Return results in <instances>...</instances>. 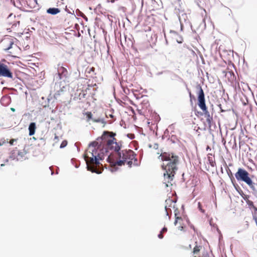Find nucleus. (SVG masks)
<instances>
[{
    "instance_id": "nucleus-1",
    "label": "nucleus",
    "mask_w": 257,
    "mask_h": 257,
    "mask_svg": "<svg viewBox=\"0 0 257 257\" xmlns=\"http://www.w3.org/2000/svg\"><path fill=\"white\" fill-rule=\"evenodd\" d=\"M158 158H161L162 161H167L168 163L166 166L164 164L162 165V169L165 170L164 173V177L165 179H168L169 181L173 180L174 177L178 167L177 166L179 162V157L174 153H170L167 152L162 153L159 157Z\"/></svg>"
},
{
    "instance_id": "nucleus-2",
    "label": "nucleus",
    "mask_w": 257,
    "mask_h": 257,
    "mask_svg": "<svg viewBox=\"0 0 257 257\" xmlns=\"http://www.w3.org/2000/svg\"><path fill=\"white\" fill-rule=\"evenodd\" d=\"M68 72L67 68L63 66V64L59 63L57 67V73L55 75L54 80L56 81L55 87L59 88L60 90H63L65 87L62 85V82L65 83L67 78H68Z\"/></svg>"
},
{
    "instance_id": "nucleus-3",
    "label": "nucleus",
    "mask_w": 257,
    "mask_h": 257,
    "mask_svg": "<svg viewBox=\"0 0 257 257\" xmlns=\"http://www.w3.org/2000/svg\"><path fill=\"white\" fill-rule=\"evenodd\" d=\"M252 174H250L247 170L242 167H239L236 172L234 174V177L237 182L241 185L244 189H246V186H244L241 183H244Z\"/></svg>"
},
{
    "instance_id": "nucleus-4",
    "label": "nucleus",
    "mask_w": 257,
    "mask_h": 257,
    "mask_svg": "<svg viewBox=\"0 0 257 257\" xmlns=\"http://www.w3.org/2000/svg\"><path fill=\"white\" fill-rule=\"evenodd\" d=\"M196 88L198 90L197 93L198 100L197 104L199 108L202 110L203 114H204L208 111L205 103V94L200 84L197 85Z\"/></svg>"
},
{
    "instance_id": "nucleus-5",
    "label": "nucleus",
    "mask_w": 257,
    "mask_h": 257,
    "mask_svg": "<svg viewBox=\"0 0 257 257\" xmlns=\"http://www.w3.org/2000/svg\"><path fill=\"white\" fill-rule=\"evenodd\" d=\"M103 141L107 142L106 148L102 149V151H104L103 155H107L110 150L114 151V153H111L110 154H115L121 149L122 146L121 144L119 145L116 141H113V140H108V141ZM120 143H121V142H120Z\"/></svg>"
},
{
    "instance_id": "nucleus-6",
    "label": "nucleus",
    "mask_w": 257,
    "mask_h": 257,
    "mask_svg": "<svg viewBox=\"0 0 257 257\" xmlns=\"http://www.w3.org/2000/svg\"><path fill=\"white\" fill-rule=\"evenodd\" d=\"M116 158L122 159L124 158L126 161L127 160H133V159H135L137 160L136 154L132 150L125 149L119 151L115 154H113Z\"/></svg>"
},
{
    "instance_id": "nucleus-7",
    "label": "nucleus",
    "mask_w": 257,
    "mask_h": 257,
    "mask_svg": "<svg viewBox=\"0 0 257 257\" xmlns=\"http://www.w3.org/2000/svg\"><path fill=\"white\" fill-rule=\"evenodd\" d=\"M0 77L10 78L13 81L17 78L16 75H13L9 67L2 62H0Z\"/></svg>"
},
{
    "instance_id": "nucleus-8",
    "label": "nucleus",
    "mask_w": 257,
    "mask_h": 257,
    "mask_svg": "<svg viewBox=\"0 0 257 257\" xmlns=\"http://www.w3.org/2000/svg\"><path fill=\"white\" fill-rule=\"evenodd\" d=\"M244 183L248 186L252 195L257 198V178L254 175L252 174Z\"/></svg>"
},
{
    "instance_id": "nucleus-9",
    "label": "nucleus",
    "mask_w": 257,
    "mask_h": 257,
    "mask_svg": "<svg viewBox=\"0 0 257 257\" xmlns=\"http://www.w3.org/2000/svg\"><path fill=\"white\" fill-rule=\"evenodd\" d=\"M117 158H116L114 154H109L106 158V161L110 165H113L114 166L119 167L125 165V162H126L125 159L122 158V159H121L118 158L117 160H116Z\"/></svg>"
},
{
    "instance_id": "nucleus-10",
    "label": "nucleus",
    "mask_w": 257,
    "mask_h": 257,
    "mask_svg": "<svg viewBox=\"0 0 257 257\" xmlns=\"http://www.w3.org/2000/svg\"><path fill=\"white\" fill-rule=\"evenodd\" d=\"M116 136V133H113L112 132H108L105 131L103 132L101 136L97 138V140L98 141L99 140L102 141H108V140H113V141H116V139L115 138V136Z\"/></svg>"
},
{
    "instance_id": "nucleus-11",
    "label": "nucleus",
    "mask_w": 257,
    "mask_h": 257,
    "mask_svg": "<svg viewBox=\"0 0 257 257\" xmlns=\"http://www.w3.org/2000/svg\"><path fill=\"white\" fill-rule=\"evenodd\" d=\"M91 155L92 157L90 158V161L94 162L96 165H100L99 159H100V154L98 153L97 149H93Z\"/></svg>"
},
{
    "instance_id": "nucleus-12",
    "label": "nucleus",
    "mask_w": 257,
    "mask_h": 257,
    "mask_svg": "<svg viewBox=\"0 0 257 257\" xmlns=\"http://www.w3.org/2000/svg\"><path fill=\"white\" fill-rule=\"evenodd\" d=\"M176 202V201H174L172 199H167L165 201L166 205L165 206V210L166 212V218L167 219L168 217V220H170L171 219L172 212H171L170 213H169V211L167 207V205H169V207H172V203H175ZM170 211H171V210Z\"/></svg>"
},
{
    "instance_id": "nucleus-13",
    "label": "nucleus",
    "mask_w": 257,
    "mask_h": 257,
    "mask_svg": "<svg viewBox=\"0 0 257 257\" xmlns=\"http://www.w3.org/2000/svg\"><path fill=\"white\" fill-rule=\"evenodd\" d=\"M0 102L3 106H7L9 105L11 102V96L8 94L3 96L0 100Z\"/></svg>"
},
{
    "instance_id": "nucleus-14",
    "label": "nucleus",
    "mask_w": 257,
    "mask_h": 257,
    "mask_svg": "<svg viewBox=\"0 0 257 257\" xmlns=\"http://www.w3.org/2000/svg\"><path fill=\"white\" fill-rule=\"evenodd\" d=\"M36 128L37 127L36 122H30L28 126L29 135L30 136H32L35 134Z\"/></svg>"
},
{
    "instance_id": "nucleus-15",
    "label": "nucleus",
    "mask_w": 257,
    "mask_h": 257,
    "mask_svg": "<svg viewBox=\"0 0 257 257\" xmlns=\"http://www.w3.org/2000/svg\"><path fill=\"white\" fill-rule=\"evenodd\" d=\"M246 203L250 209H253L254 212L252 213V217L257 216V207L254 205L253 202L251 200H249Z\"/></svg>"
},
{
    "instance_id": "nucleus-16",
    "label": "nucleus",
    "mask_w": 257,
    "mask_h": 257,
    "mask_svg": "<svg viewBox=\"0 0 257 257\" xmlns=\"http://www.w3.org/2000/svg\"><path fill=\"white\" fill-rule=\"evenodd\" d=\"M60 9L57 8H49L47 9L46 12L48 14H50L51 15H56L59 14L60 12Z\"/></svg>"
},
{
    "instance_id": "nucleus-17",
    "label": "nucleus",
    "mask_w": 257,
    "mask_h": 257,
    "mask_svg": "<svg viewBox=\"0 0 257 257\" xmlns=\"http://www.w3.org/2000/svg\"><path fill=\"white\" fill-rule=\"evenodd\" d=\"M170 33L174 34V36L175 37L176 42L178 44H182L183 43V39L182 36L179 35L177 32L173 31V30H170Z\"/></svg>"
},
{
    "instance_id": "nucleus-18",
    "label": "nucleus",
    "mask_w": 257,
    "mask_h": 257,
    "mask_svg": "<svg viewBox=\"0 0 257 257\" xmlns=\"http://www.w3.org/2000/svg\"><path fill=\"white\" fill-rule=\"evenodd\" d=\"M86 169L87 171H90L92 173H96L97 174H100L102 173L101 171H97L93 168V167H91L89 165H88V163L86 162Z\"/></svg>"
},
{
    "instance_id": "nucleus-19",
    "label": "nucleus",
    "mask_w": 257,
    "mask_h": 257,
    "mask_svg": "<svg viewBox=\"0 0 257 257\" xmlns=\"http://www.w3.org/2000/svg\"><path fill=\"white\" fill-rule=\"evenodd\" d=\"M204 114L205 116L206 117L207 122L209 124V127H210L211 122L213 120L212 116H210V113L209 111H207V112L205 113Z\"/></svg>"
},
{
    "instance_id": "nucleus-20",
    "label": "nucleus",
    "mask_w": 257,
    "mask_h": 257,
    "mask_svg": "<svg viewBox=\"0 0 257 257\" xmlns=\"http://www.w3.org/2000/svg\"><path fill=\"white\" fill-rule=\"evenodd\" d=\"M226 170L227 174L231 181V183L235 182V178H234V177L233 176V174H232L231 171L230 170V169L227 167L226 169Z\"/></svg>"
},
{
    "instance_id": "nucleus-21",
    "label": "nucleus",
    "mask_w": 257,
    "mask_h": 257,
    "mask_svg": "<svg viewBox=\"0 0 257 257\" xmlns=\"http://www.w3.org/2000/svg\"><path fill=\"white\" fill-rule=\"evenodd\" d=\"M235 190L238 192V193L240 195V194H243V191L241 190L240 187L238 186V185L235 182L232 183Z\"/></svg>"
},
{
    "instance_id": "nucleus-22",
    "label": "nucleus",
    "mask_w": 257,
    "mask_h": 257,
    "mask_svg": "<svg viewBox=\"0 0 257 257\" xmlns=\"http://www.w3.org/2000/svg\"><path fill=\"white\" fill-rule=\"evenodd\" d=\"M101 146V143H99L98 142H96V141L91 142L89 144V145H88L89 147H93L94 149H96L95 148L96 147H100Z\"/></svg>"
},
{
    "instance_id": "nucleus-23",
    "label": "nucleus",
    "mask_w": 257,
    "mask_h": 257,
    "mask_svg": "<svg viewBox=\"0 0 257 257\" xmlns=\"http://www.w3.org/2000/svg\"><path fill=\"white\" fill-rule=\"evenodd\" d=\"M152 118L155 120V122H158L160 119L161 118L160 117V115L155 111L152 113Z\"/></svg>"
},
{
    "instance_id": "nucleus-24",
    "label": "nucleus",
    "mask_w": 257,
    "mask_h": 257,
    "mask_svg": "<svg viewBox=\"0 0 257 257\" xmlns=\"http://www.w3.org/2000/svg\"><path fill=\"white\" fill-rule=\"evenodd\" d=\"M71 163L75 166L76 168H78L80 166V162L74 158L71 160Z\"/></svg>"
},
{
    "instance_id": "nucleus-25",
    "label": "nucleus",
    "mask_w": 257,
    "mask_h": 257,
    "mask_svg": "<svg viewBox=\"0 0 257 257\" xmlns=\"http://www.w3.org/2000/svg\"><path fill=\"white\" fill-rule=\"evenodd\" d=\"M195 3L200 8H203L204 5V0H195Z\"/></svg>"
},
{
    "instance_id": "nucleus-26",
    "label": "nucleus",
    "mask_w": 257,
    "mask_h": 257,
    "mask_svg": "<svg viewBox=\"0 0 257 257\" xmlns=\"http://www.w3.org/2000/svg\"><path fill=\"white\" fill-rule=\"evenodd\" d=\"M16 152L14 150L13 151H12L11 152V154H10V158L12 159L13 160H15L16 159V161H19L20 158H16Z\"/></svg>"
},
{
    "instance_id": "nucleus-27",
    "label": "nucleus",
    "mask_w": 257,
    "mask_h": 257,
    "mask_svg": "<svg viewBox=\"0 0 257 257\" xmlns=\"http://www.w3.org/2000/svg\"><path fill=\"white\" fill-rule=\"evenodd\" d=\"M111 166L108 168V170L112 173L115 172L118 170V167L117 166L111 165Z\"/></svg>"
},
{
    "instance_id": "nucleus-28",
    "label": "nucleus",
    "mask_w": 257,
    "mask_h": 257,
    "mask_svg": "<svg viewBox=\"0 0 257 257\" xmlns=\"http://www.w3.org/2000/svg\"><path fill=\"white\" fill-rule=\"evenodd\" d=\"M208 161L209 162L210 165L211 167H214L216 166V163H215V161H213L211 157L208 156Z\"/></svg>"
},
{
    "instance_id": "nucleus-29",
    "label": "nucleus",
    "mask_w": 257,
    "mask_h": 257,
    "mask_svg": "<svg viewBox=\"0 0 257 257\" xmlns=\"http://www.w3.org/2000/svg\"><path fill=\"white\" fill-rule=\"evenodd\" d=\"M169 73H172V71H171L169 70H166L162 71L160 72H158L157 73H156V75L157 76H160L163 74H169Z\"/></svg>"
},
{
    "instance_id": "nucleus-30",
    "label": "nucleus",
    "mask_w": 257,
    "mask_h": 257,
    "mask_svg": "<svg viewBox=\"0 0 257 257\" xmlns=\"http://www.w3.org/2000/svg\"><path fill=\"white\" fill-rule=\"evenodd\" d=\"M27 153V152L25 149H24L23 151H22H22L18 152V156L20 158H23Z\"/></svg>"
},
{
    "instance_id": "nucleus-31",
    "label": "nucleus",
    "mask_w": 257,
    "mask_h": 257,
    "mask_svg": "<svg viewBox=\"0 0 257 257\" xmlns=\"http://www.w3.org/2000/svg\"><path fill=\"white\" fill-rule=\"evenodd\" d=\"M240 196L246 202L249 200V198L250 196L249 195L245 194L244 192H243V194H240Z\"/></svg>"
},
{
    "instance_id": "nucleus-32",
    "label": "nucleus",
    "mask_w": 257,
    "mask_h": 257,
    "mask_svg": "<svg viewBox=\"0 0 257 257\" xmlns=\"http://www.w3.org/2000/svg\"><path fill=\"white\" fill-rule=\"evenodd\" d=\"M93 121L95 122H101L102 123H105L104 119L102 118H93Z\"/></svg>"
},
{
    "instance_id": "nucleus-33",
    "label": "nucleus",
    "mask_w": 257,
    "mask_h": 257,
    "mask_svg": "<svg viewBox=\"0 0 257 257\" xmlns=\"http://www.w3.org/2000/svg\"><path fill=\"white\" fill-rule=\"evenodd\" d=\"M67 144H68L67 141L66 140H63L60 144V148L63 149V148H65L67 146Z\"/></svg>"
},
{
    "instance_id": "nucleus-34",
    "label": "nucleus",
    "mask_w": 257,
    "mask_h": 257,
    "mask_svg": "<svg viewBox=\"0 0 257 257\" xmlns=\"http://www.w3.org/2000/svg\"><path fill=\"white\" fill-rule=\"evenodd\" d=\"M86 115L87 121H89L90 119L93 120V118H94L92 117V114L91 112H87L86 113Z\"/></svg>"
},
{
    "instance_id": "nucleus-35",
    "label": "nucleus",
    "mask_w": 257,
    "mask_h": 257,
    "mask_svg": "<svg viewBox=\"0 0 257 257\" xmlns=\"http://www.w3.org/2000/svg\"><path fill=\"white\" fill-rule=\"evenodd\" d=\"M209 224L211 227L215 228L218 233H220V231L216 224L213 223L211 220L209 221Z\"/></svg>"
},
{
    "instance_id": "nucleus-36",
    "label": "nucleus",
    "mask_w": 257,
    "mask_h": 257,
    "mask_svg": "<svg viewBox=\"0 0 257 257\" xmlns=\"http://www.w3.org/2000/svg\"><path fill=\"white\" fill-rule=\"evenodd\" d=\"M201 246H198L196 245L193 248V252L194 254L198 253L200 251V248Z\"/></svg>"
},
{
    "instance_id": "nucleus-37",
    "label": "nucleus",
    "mask_w": 257,
    "mask_h": 257,
    "mask_svg": "<svg viewBox=\"0 0 257 257\" xmlns=\"http://www.w3.org/2000/svg\"><path fill=\"white\" fill-rule=\"evenodd\" d=\"M13 44H14V42L11 41L10 42L9 46L7 48L4 49V50L5 51H8V50H9L10 49H11L12 48Z\"/></svg>"
},
{
    "instance_id": "nucleus-38",
    "label": "nucleus",
    "mask_w": 257,
    "mask_h": 257,
    "mask_svg": "<svg viewBox=\"0 0 257 257\" xmlns=\"http://www.w3.org/2000/svg\"><path fill=\"white\" fill-rule=\"evenodd\" d=\"M76 15L78 16V17H82L84 15V14L82 12H81L78 9H77L76 11Z\"/></svg>"
},
{
    "instance_id": "nucleus-39",
    "label": "nucleus",
    "mask_w": 257,
    "mask_h": 257,
    "mask_svg": "<svg viewBox=\"0 0 257 257\" xmlns=\"http://www.w3.org/2000/svg\"><path fill=\"white\" fill-rule=\"evenodd\" d=\"M171 74H173V75L174 77V79H178L181 81H183V79L181 77H180L179 76H178V75L174 73L173 72H172Z\"/></svg>"
},
{
    "instance_id": "nucleus-40",
    "label": "nucleus",
    "mask_w": 257,
    "mask_h": 257,
    "mask_svg": "<svg viewBox=\"0 0 257 257\" xmlns=\"http://www.w3.org/2000/svg\"><path fill=\"white\" fill-rule=\"evenodd\" d=\"M187 90L188 91V93H189V97H190V99H194V100H195V97L194 95H193L192 93H191V91L189 89H188V88H187Z\"/></svg>"
},
{
    "instance_id": "nucleus-41",
    "label": "nucleus",
    "mask_w": 257,
    "mask_h": 257,
    "mask_svg": "<svg viewBox=\"0 0 257 257\" xmlns=\"http://www.w3.org/2000/svg\"><path fill=\"white\" fill-rule=\"evenodd\" d=\"M194 112H195V114L197 116H202L203 115V113L201 112V111H198L196 109H195L194 110Z\"/></svg>"
},
{
    "instance_id": "nucleus-42",
    "label": "nucleus",
    "mask_w": 257,
    "mask_h": 257,
    "mask_svg": "<svg viewBox=\"0 0 257 257\" xmlns=\"http://www.w3.org/2000/svg\"><path fill=\"white\" fill-rule=\"evenodd\" d=\"M179 220H182V218L181 217H175V221H174V225H176L177 223H178V221Z\"/></svg>"
},
{
    "instance_id": "nucleus-43",
    "label": "nucleus",
    "mask_w": 257,
    "mask_h": 257,
    "mask_svg": "<svg viewBox=\"0 0 257 257\" xmlns=\"http://www.w3.org/2000/svg\"><path fill=\"white\" fill-rule=\"evenodd\" d=\"M126 136H127V137H128L131 140H133L135 138V135L133 134H127Z\"/></svg>"
},
{
    "instance_id": "nucleus-44",
    "label": "nucleus",
    "mask_w": 257,
    "mask_h": 257,
    "mask_svg": "<svg viewBox=\"0 0 257 257\" xmlns=\"http://www.w3.org/2000/svg\"><path fill=\"white\" fill-rule=\"evenodd\" d=\"M198 208L201 212H202L203 213H204L205 212V211L203 209H202L201 208V204L200 202L198 203Z\"/></svg>"
},
{
    "instance_id": "nucleus-45",
    "label": "nucleus",
    "mask_w": 257,
    "mask_h": 257,
    "mask_svg": "<svg viewBox=\"0 0 257 257\" xmlns=\"http://www.w3.org/2000/svg\"><path fill=\"white\" fill-rule=\"evenodd\" d=\"M132 161L133 160H127V161L125 162V163H126V164L130 168L132 167V164H133Z\"/></svg>"
},
{
    "instance_id": "nucleus-46",
    "label": "nucleus",
    "mask_w": 257,
    "mask_h": 257,
    "mask_svg": "<svg viewBox=\"0 0 257 257\" xmlns=\"http://www.w3.org/2000/svg\"><path fill=\"white\" fill-rule=\"evenodd\" d=\"M179 213V211L178 210V209L177 208H176L174 210V214H175V217H179L178 216V214Z\"/></svg>"
},
{
    "instance_id": "nucleus-47",
    "label": "nucleus",
    "mask_w": 257,
    "mask_h": 257,
    "mask_svg": "<svg viewBox=\"0 0 257 257\" xmlns=\"http://www.w3.org/2000/svg\"><path fill=\"white\" fill-rule=\"evenodd\" d=\"M86 96V94L84 92H81L80 93L79 96L80 97V99H81V98H85Z\"/></svg>"
},
{
    "instance_id": "nucleus-48",
    "label": "nucleus",
    "mask_w": 257,
    "mask_h": 257,
    "mask_svg": "<svg viewBox=\"0 0 257 257\" xmlns=\"http://www.w3.org/2000/svg\"><path fill=\"white\" fill-rule=\"evenodd\" d=\"M167 228L165 226L162 228L161 230L160 231L161 232H166L167 231Z\"/></svg>"
},
{
    "instance_id": "nucleus-49",
    "label": "nucleus",
    "mask_w": 257,
    "mask_h": 257,
    "mask_svg": "<svg viewBox=\"0 0 257 257\" xmlns=\"http://www.w3.org/2000/svg\"><path fill=\"white\" fill-rule=\"evenodd\" d=\"M16 141H17V139H12L10 141V144L11 145H14V142H15Z\"/></svg>"
},
{
    "instance_id": "nucleus-50",
    "label": "nucleus",
    "mask_w": 257,
    "mask_h": 257,
    "mask_svg": "<svg viewBox=\"0 0 257 257\" xmlns=\"http://www.w3.org/2000/svg\"><path fill=\"white\" fill-rule=\"evenodd\" d=\"M133 160H134V165L135 166H139V164L137 163V162H138V159H137V160H135V159H133Z\"/></svg>"
},
{
    "instance_id": "nucleus-51",
    "label": "nucleus",
    "mask_w": 257,
    "mask_h": 257,
    "mask_svg": "<svg viewBox=\"0 0 257 257\" xmlns=\"http://www.w3.org/2000/svg\"><path fill=\"white\" fill-rule=\"evenodd\" d=\"M162 232H161V231L160 232V233L158 234V237L160 238V239H162L163 237H164V236L162 235Z\"/></svg>"
},
{
    "instance_id": "nucleus-52",
    "label": "nucleus",
    "mask_w": 257,
    "mask_h": 257,
    "mask_svg": "<svg viewBox=\"0 0 257 257\" xmlns=\"http://www.w3.org/2000/svg\"><path fill=\"white\" fill-rule=\"evenodd\" d=\"M158 148H159L158 144V143H155L154 145V149H155V150H157V149H158Z\"/></svg>"
},
{
    "instance_id": "nucleus-53",
    "label": "nucleus",
    "mask_w": 257,
    "mask_h": 257,
    "mask_svg": "<svg viewBox=\"0 0 257 257\" xmlns=\"http://www.w3.org/2000/svg\"><path fill=\"white\" fill-rule=\"evenodd\" d=\"M178 229L181 231L184 230V226L183 225H180L179 226H178Z\"/></svg>"
},
{
    "instance_id": "nucleus-54",
    "label": "nucleus",
    "mask_w": 257,
    "mask_h": 257,
    "mask_svg": "<svg viewBox=\"0 0 257 257\" xmlns=\"http://www.w3.org/2000/svg\"><path fill=\"white\" fill-rule=\"evenodd\" d=\"M82 18L86 22L88 21V18L85 15H84Z\"/></svg>"
},
{
    "instance_id": "nucleus-55",
    "label": "nucleus",
    "mask_w": 257,
    "mask_h": 257,
    "mask_svg": "<svg viewBox=\"0 0 257 257\" xmlns=\"http://www.w3.org/2000/svg\"><path fill=\"white\" fill-rule=\"evenodd\" d=\"M102 151V153L103 154V155L102 156H100V159H99V161H102L103 159H104V156L105 155H103V153H104V151H102V150L101 151Z\"/></svg>"
},
{
    "instance_id": "nucleus-56",
    "label": "nucleus",
    "mask_w": 257,
    "mask_h": 257,
    "mask_svg": "<svg viewBox=\"0 0 257 257\" xmlns=\"http://www.w3.org/2000/svg\"><path fill=\"white\" fill-rule=\"evenodd\" d=\"M203 257H210L209 255L207 252H206L203 254Z\"/></svg>"
},
{
    "instance_id": "nucleus-57",
    "label": "nucleus",
    "mask_w": 257,
    "mask_h": 257,
    "mask_svg": "<svg viewBox=\"0 0 257 257\" xmlns=\"http://www.w3.org/2000/svg\"><path fill=\"white\" fill-rule=\"evenodd\" d=\"M190 226V227L192 228L195 231V227L194 226V225L193 224H192L191 223L189 225Z\"/></svg>"
},
{
    "instance_id": "nucleus-58",
    "label": "nucleus",
    "mask_w": 257,
    "mask_h": 257,
    "mask_svg": "<svg viewBox=\"0 0 257 257\" xmlns=\"http://www.w3.org/2000/svg\"><path fill=\"white\" fill-rule=\"evenodd\" d=\"M169 134V131L168 129H166L164 132V135L168 134Z\"/></svg>"
},
{
    "instance_id": "nucleus-59",
    "label": "nucleus",
    "mask_w": 257,
    "mask_h": 257,
    "mask_svg": "<svg viewBox=\"0 0 257 257\" xmlns=\"http://www.w3.org/2000/svg\"><path fill=\"white\" fill-rule=\"evenodd\" d=\"M65 11L68 13V14H73L70 11H69L67 9V8H66L65 9Z\"/></svg>"
},
{
    "instance_id": "nucleus-60",
    "label": "nucleus",
    "mask_w": 257,
    "mask_h": 257,
    "mask_svg": "<svg viewBox=\"0 0 257 257\" xmlns=\"http://www.w3.org/2000/svg\"><path fill=\"white\" fill-rule=\"evenodd\" d=\"M0 83H1V84L4 85V84H5V80H1Z\"/></svg>"
},
{
    "instance_id": "nucleus-61",
    "label": "nucleus",
    "mask_w": 257,
    "mask_h": 257,
    "mask_svg": "<svg viewBox=\"0 0 257 257\" xmlns=\"http://www.w3.org/2000/svg\"><path fill=\"white\" fill-rule=\"evenodd\" d=\"M211 150L210 147L209 146H207V147H206V150H207V151H208V150Z\"/></svg>"
},
{
    "instance_id": "nucleus-62",
    "label": "nucleus",
    "mask_w": 257,
    "mask_h": 257,
    "mask_svg": "<svg viewBox=\"0 0 257 257\" xmlns=\"http://www.w3.org/2000/svg\"><path fill=\"white\" fill-rule=\"evenodd\" d=\"M219 234H220L219 239L220 240V239H221V238H222V236L221 232L219 233Z\"/></svg>"
},
{
    "instance_id": "nucleus-63",
    "label": "nucleus",
    "mask_w": 257,
    "mask_h": 257,
    "mask_svg": "<svg viewBox=\"0 0 257 257\" xmlns=\"http://www.w3.org/2000/svg\"><path fill=\"white\" fill-rule=\"evenodd\" d=\"M187 222L188 225L191 224V222H190V221L188 219H187Z\"/></svg>"
},
{
    "instance_id": "nucleus-64",
    "label": "nucleus",
    "mask_w": 257,
    "mask_h": 257,
    "mask_svg": "<svg viewBox=\"0 0 257 257\" xmlns=\"http://www.w3.org/2000/svg\"><path fill=\"white\" fill-rule=\"evenodd\" d=\"M94 68H93V67H91V68L90 69V71H89V72H90V71H94Z\"/></svg>"
}]
</instances>
